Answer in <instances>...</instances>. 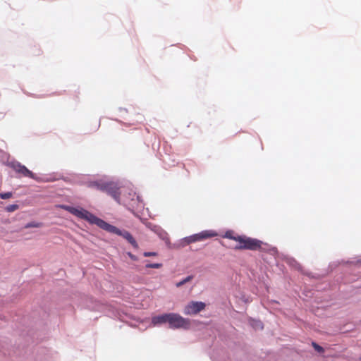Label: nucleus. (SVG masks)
I'll list each match as a JSON object with an SVG mask.
<instances>
[{"instance_id":"obj_14","label":"nucleus","mask_w":361,"mask_h":361,"mask_svg":"<svg viewBox=\"0 0 361 361\" xmlns=\"http://www.w3.org/2000/svg\"><path fill=\"white\" fill-rule=\"evenodd\" d=\"M312 347L314 348V349L319 353H322L324 352V348L320 346L319 345H318L317 343L315 342H312Z\"/></svg>"},{"instance_id":"obj_17","label":"nucleus","mask_w":361,"mask_h":361,"mask_svg":"<svg viewBox=\"0 0 361 361\" xmlns=\"http://www.w3.org/2000/svg\"><path fill=\"white\" fill-rule=\"evenodd\" d=\"M13 196V194L11 192H2L0 193V197L3 200L9 199Z\"/></svg>"},{"instance_id":"obj_19","label":"nucleus","mask_w":361,"mask_h":361,"mask_svg":"<svg viewBox=\"0 0 361 361\" xmlns=\"http://www.w3.org/2000/svg\"><path fill=\"white\" fill-rule=\"evenodd\" d=\"M127 255L129 256V257L133 260V261H137V257L133 255L131 252H128Z\"/></svg>"},{"instance_id":"obj_13","label":"nucleus","mask_w":361,"mask_h":361,"mask_svg":"<svg viewBox=\"0 0 361 361\" xmlns=\"http://www.w3.org/2000/svg\"><path fill=\"white\" fill-rule=\"evenodd\" d=\"M193 279L192 276H188L185 279H183L182 281L176 283V287L179 288L182 286L183 285L185 284L188 282H190Z\"/></svg>"},{"instance_id":"obj_7","label":"nucleus","mask_w":361,"mask_h":361,"mask_svg":"<svg viewBox=\"0 0 361 361\" xmlns=\"http://www.w3.org/2000/svg\"><path fill=\"white\" fill-rule=\"evenodd\" d=\"M105 192L111 196L117 202H120V187L118 183L109 182Z\"/></svg>"},{"instance_id":"obj_15","label":"nucleus","mask_w":361,"mask_h":361,"mask_svg":"<svg viewBox=\"0 0 361 361\" xmlns=\"http://www.w3.org/2000/svg\"><path fill=\"white\" fill-rule=\"evenodd\" d=\"M19 208L18 204H10L6 207V211L8 212H13Z\"/></svg>"},{"instance_id":"obj_3","label":"nucleus","mask_w":361,"mask_h":361,"mask_svg":"<svg viewBox=\"0 0 361 361\" xmlns=\"http://www.w3.org/2000/svg\"><path fill=\"white\" fill-rule=\"evenodd\" d=\"M218 233L213 230H205L199 233L194 234L188 236L185 238V241L188 244L195 243L197 241H201L207 238L217 236Z\"/></svg>"},{"instance_id":"obj_2","label":"nucleus","mask_w":361,"mask_h":361,"mask_svg":"<svg viewBox=\"0 0 361 361\" xmlns=\"http://www.w3.org/2000/svg\"><path fill=\"white\" fill-rule=\"evenodd\" d=\"M168 323L171 329H188L190 322L188 319H185L176 313H169Z\"/></svg>"},{"instance_id":"obj_20","label":"nucleus","mask_w":361,"mask_h":361,"mask_svg":"<svg viewBox=\"0 0 361 361\" xmlns=\"http://www.w3.org/2000/svg\"><path fill=\"white\" fill-rule=\"evenodd\" d=\"M356 264H361V257L357 259L356 262H355Z\"/></svg>"},{"instance_id":"obj_8","label":"nucleus","mask_w":361,"mask_h":361,"mask_svg":"<svg viewBox=\"0 0 361 361\" xmlns=\"http://www.w3.org/2000/svg\"><path fill=\"white\" fill-rule=\"evenodd\" d=\"M66 209L75 216L87 220V221L92 215V213L84 209H77L72 207H66Z\"/></svg>"},{"instance_id":"obj_10","label":"nucleus","mask_w":361,"mask_h":361,"mask_svg":"<svg viewBox=\"0 0 361 361\" xmlns=\"http://www.w3.org/2000/svg\"><path fill=\"white\" fill-rule=\"evenodd\" d=\"M169 317V313L157 315L152 317V323L154 326L166 324L168 323Z\"/></svg>"},{"instance_id":"obj_12","label":"nucleus","mask_w":361,"mask_h":361,"mask_svg":"<svg viewBox=\"0 0 361 361\" xmlns=\"http://www.w3.org/2000/svg\"><path fill=\"white\" fill-rule=\"evenodd\" d=\"M42 223L32 221V222L27 223V224L25 226V228H39V227H42Z\"/></svg>"},{"instance_id":"obj_9","label":"nucleus","mask_w":361,"mask_h":361,"mask_svg":"<svg viewBox=\"0 0 361 361\" xmlns=\"http://www.w3.org/2000/svg\"><path fill=\"white\" fill-rule=\"evenodd\" d=\"M116 231H114L113 233H115L118 235L122 236L123 238H125L131 245L135 248L138 249L139 246L135 238L133 237V235L127 231H121L117 227L115 228Z\"/></svg>"},{"instance_id":"obj_6","label":"nucleus","mask_w":361,"mask_h":361,"mask_svg":"<svg viewBox=\"0 0 361 361\" xmlns=\"http://www.w3.org/2000/svg\"><path fill=\"white\" fill-rule=\"evenodd\" d=\"M88 221L92 224H96L99 228L113 233L116 228V226H112L107 222L104 221V220L97 217L94 214H92L90 218L89 219Z\"/></svg>"},{"instance_id":"obj_16","label":"nucleus","mask_w":361,"mask_h":361,"mask_svg":"<svg viewBox=\"0 0 361 361\" xmlns=\"http://www.w3.org/2000/svg\"><path fill=\"white\" fill-rule=\"evenodd\" d=\"M146 268H153V269H159L162 267V264L161 263H153V264H146Z\"/></svg>"},{"instance_id":"obj_4","label":"nucleus","mask_w":361,"mask_h":361,"mask_svg":"<svg viewBox=\"0 0 361 361\" xmlns=\"http://www.w3.org/2000/svg\"><path fill=\"white\" fill-rule=\"evenodd\" d=\"M205 307L203 302L191 301L184 307L183 313L185 315H195L204 310Z\"/></svg>"},{"instance_id":"obj_5","label":"nucleus","mask_w":361,"mask_h":361,"mask_svg":"<svg viewBox=\"0 0 361 361\" xmlns=\"http://www.w3.org/2000/svg\"><path fill=\"white\" fill-rule=\"evenodd\" d=\"M11 167L18 173L24 177H29L30 178L38 180L36 176L30 171L25 166L21 164L18 161L12 162Z\"/></svg>"},{"instance_id":"obj_1","label":"nucleus","mask_w":361,"mask_h":361,"mask_svg":"<svg viewBox=\"0 0 361 361\" xmlns=\"http://www.w3.org/2000/svg\"><path fill=\"white\" fill-rule=\"evenodd\" d=\"M223 238L233 240L238 243L234 247L235 250H257L262 247V242L257 239L251 238L245 235H235L233 231H227Z\"/></svg>"},{"instance_id":"obj_18","label":"nucleus","mask_w":361,"mask_h":361,"mask_svg":"<svg viewBox=\"0 0 361 361\" xmlns=\"http://www.w3.org/2000/svg\"><path fill=\"white\" fill-rule=\"evenodd\" d=\"M143 255L145 257H155L157 255V253L155 252H145Z\"/></svg>"},{"instance_id":"obj_11","label":"nucleus","mask_w":361,"mask_h":361,"mask_svg":"<svg viewBox=\"0 0 361 361\" xmlns=\"http://www.w3.org/2000/svg\"><path fill=\"white\" fill-rule=\"evenodd\" d=\"M109 182L103 180H97L90 183V187L96 188L102 192H105Z\"/></svg>"}]
</instances>
